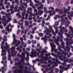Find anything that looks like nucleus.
<instances>
[{"instance_id":"12","label":"nucleus","mask_w":73,"mask_h":73,"mask_svg":"<svg viewBox=\"0 0 73 73\" xmlns=\"http://www.w3.org/2000/svg\"><path fill=\"white\" fill-rule=\"evenodd\" d=\"M57 54L58 56H61L62 55H63V54L61 53V52H58L57 53Z\"/></svg>"},{"instance_id":"19","label":"nucleus","mask_w":73,"mask_h":73,"mask_svg":"<svg viewBox=\"0 0 73 73\" xmlns=\"http://www.w3.org/2000/svg\"><path fill=\"white\" fill-rule=\"evenodd\" d=\"M39 35L40 37H42L44 36V34L41 33H39Z\"/></svg>"},{"instance_id":"63","label":"nucleus","mask_w":73,"mask_h":73,"mask_svg":"<svg viewBox=\"0 0 73 73\" xmlns=\"http://www.w3.org/2000/svg\"><path fill=\"white\" fill-rule=\"evenodd\" d=\"M8 56L9 58H11V54H9L8 55Z\"/></svg>"},{"instance_id":"10","label":"nucleus","mask_w":73,"mask_h":73,"mask_svg":"<svg viewBox=\"0 0 73 73\" xmlns=\"http://www.w3.org/2000/svg\"><path fill=\"white\" fill-rule=\"evenodd\" d=\"M38 9H44V5L42 4L40 7H38L37 8Z\"/></svg>"},{"instance_id":"35","label":"nucleus","mask_w":73,"mask_h":73,"mask_svg":"<svg viewBox=\"0 0 73 73\" xmlns=\"http://www.w3.org/2000/svg\"><path fill=\"white\" fill-rule=\"evenodd\" d=\"M66 48L68 50H70V48L69 46H67L66 47Z\"/></svg>"},{"instance_id":"23","label":"nucleus","mask_w":73,"mask_h":73,"mask_svg":"<svg viewBox=\"0 0 73 73\" xmlns=\"http://www.w3.org/2000/svg\"><path fill=\"white\" fill-rule=\"evenodd\" d=\"M25 72L27 73H33L34 72L33 71H32V72H31L28 70H27Z\"/></svg>"},{"instance_id":"15","label":"nucleus","mask_w":73,"mask_h":73,"mask_svg":"<svg viewBox=\"0 0 73 73\" xmlns=\"http://www.w3.org/2000/svg\"><path fill=\"white\" fill-rule=\"evenodd\" d=\"M73 61V59H69L67 60V61H68V62H72Z\"/></svg>"},{"instance_id":"17","label":"nucleus","mask_w":73,"mask_h":73,"mask_svg":"<svg viewBox=\"0 0 73 73\" xmlns=\"http://www.w3.org/2000/svg\"><path fill=\"white\" fill-rule=\"evenodd\" d=\"M17 42V40H15V41H13L12 43V44H11V45H14L15 43L16 44Z\"/></svg>"},{"instance_id":"9","label":"nucleus","mask_w":73,"mask_h":73,"mask_svg":"<svg viewBox=\"0 0 73 73\" xmlns=\"http://www.w3.org/2000/svg\"><path fill=\"white\" fill-rule=\"evenodd\" d=\"M19 68H21V70H19V69H18L17 70V72H18V73H21V72H22V70H23V68H23V66L22 65H21V66H19Z\"/></svg>"},{"instance_id":"25","label":"nucleus","mask_w":73,"mask_h":73,"mask_svg":"<svg viewBox=\"0 0 73 73\" xmlns=\"http://www.w3.org/2000/svg\"><path fill=\"white\" fill-rule=\"evenodd\" d=\"M62 65L63 66H66L67 65V64H66V63H62Z\"/></svg>"},{"instance_id":"40","label":"nucleus","mask_w":73,"mask_h":73,"mask_svg":"<svg viewBox=\"0 0 73 73\" xmlns=\"http://www.w3.org/2000/svg\"><path fill=\"white\" fill-rule=\"evenodd\" d=\"M55 61L56 62L58 63L59 62V60L58 59V58H56V59H55Z\"/></svg>"},{"instance_id":"43","label":"nucleus","mask_w":73,"mask_h":73,"mask_svg":"<svg viewBox=\"0 0 73 73\" xmlns=\"http://www.w3.org/2000/svg\"><path fill=\"white\" fill-rule=\"evenodd\" d=\"M7 48H6L5 49H4V50H5V49H6V50H7V52H10V51H11V50H10V49H7Z\"/></svg>"},{"instance_id":"54","label":"nucleus","mask_w":73,"mask_h":73,"mask_svg":"<svg viewBox=\"0 0 73 73\" xmlns=\"http://www.w3.org/2000/svg\"><path fill=\"white\" fill-rule=\"evenodd\" d=\"M66 41L67 42H69L70 41V39L68 38H67Z\"/></svg>"},{"instance_id":"5","label":"nucleus","mask_w":73,"mask_h":73,"mask_svg":"<svg viewBox=\"0 0 73 73\" xmlns=\"http://www.w3.org/2000/svg\"><path fill=\"white\" fill-rule=\"evenodd\" d=\"M58 58L61 61H64V63H66L67 60H66V56H64L63 55H62L61 56H58Z\"/></svg>"},{"instance_id":"34","label":"nucleus","mask_w":73,"mask_h":73,"mask_svg":"<svg viewBox=\"0 0 73 73\" xmlns=\"http://www.w3.org/2000/svg\"><path fill=\"white\" fill-rule=\"evenodd\" d=\"M48 27L49 28V29L50 30H52V29H53V28H52L51 26V25H48Z\"/></svg>"},{"instance_id":"58","label":"nucleus","mask_w":73,"mask_h":73,"mask_svg":"<svg viewBox=\"0 0 73 73\" xmlns=\"http://www.w3.org/2000/svg\"><path fill=\"white\" fill-rule=\"evenodd\" d=\"M29 5L31 6V7H32V6L34 5L33 4V3H31L29 4Z\"/></svg>"},{"instance_id":"22","label":"nucleus","mask_w":73,"mask_h":73,"mask_svg":"<svg viewBox=\"0 0 73 73\" xmlns=\"http://www.w3.org/2000/svg\"><path fill=\"white\" fill-rule=\"evenodd\" d=\"M58 49L59 50V51H61L62 52H63V50L61 49V46H59V47H58Z\"/></svg>"},{"instance_id":"31","label":"nucleus","mask_w":73,"mask_h":73,"mask_svg":"<svg viewBox=\"0 0 73 73\" xmlns=\"http://www.w3.org/2000/svg\"><path fill=\"white\" fill-rule=\"evenodd\" d=\"M15 3L16 4H17V5H19V2L18 1H17V0H15Z\"/></svg>"},{"instance_id":"6","label":"nucleus","mask_w":73,"mask_h":73,"mask_svg":"<svg viewBox=\"0 0 73 73\" xmlns=\"http://www.w3.org/2000/svg\"><path fill=\"white\" fill-rule=\"evenodd\" d=\"M63 23H61V24H60V25L59 26V28L60 29V31L62 33H65V32H64V31L62 29V26Z\"/></svg>"},{"instance_id":"4","label":"nucleus","mask_w":73,"mask_h":73,"mask_svg":"<svg viewBox=\"0 0 73 73\" xmlns=\"http://www.w3.org/2000/svg\"><path fill=\"white\" fill-rule=\"evenodd\" d=\"M17 56V57H19L20 58H23V60H24L25 59V54L24 52H22L21 53V55H20V53H18Z\"/></svg>"},{"instance_id":"50","label":"nucleus","mask_w":73,"mask_h":73,"mask_svg":"<svg viewBox=\"0 0 73 73\" xmlns=\"http://www.w3.org/2000/svg\"><path fill=\"white\" fill-rule=\"evenodd\" d=\"M46 31L48 32L49 33H51V32H52L51 31V30H47Z\"/></svg>"},{"instance_id":"47","label":"nucleus","mask_w":73,"mask_h":73,"mask_svg":"<svg viewBox=\"0 0 73 73\" xmlns=\"http://www.w3.org/2000/svg\"><path fill=\"white\" fill-rule=\"evenodd\" d=\"M26 49L27 50H28V51H30L31 50V49L30 48H26Z\"/></svg>"},{"instance_id":"36","label":"nucleus","mask_w":73,"mask_h":73,"mask_svg":"<svg viewBox=\"0 0 73 73\" xmlns=\"http://www.w3.org/2000/svg\"><path fill=\"white\" fill-rule=\"evenodd\" d=\"M32 43L33 44H35L36 43V41L32 40Z\"/></svg>"},{"instance_id":"57","label":"nucleus","mask_w":73,"mask_h":73,"mask_svg":"<svg viewBox=\"0 0 73 73\" xmlns=\"http://www.w3.org/2000/svg\"><path fill=\"white\" fill-rule=\"evenodd\" d=\"M61 45H65V42H63L61 43Z\"/></svg>"},{"instance_id":"18","label":"nucleus","mask_w":73,"mask_h":73,"mask_svg":"<svg viewBox=\"0 0 73 73\" xmlns=\"http://www.w3.org/2000/svg\"><path fill=\"white\" fill-rule=\"evenodd\" d=\"M21 60L23 61L22 62V64L23 65H26V64H25V61H24L25 60H23V58L21 59Z\"/></svg>"},{"instance_id":"24","label":"nucleus","mask_w":73,"mask_h":73,"mask_svg":"<svg viewBox=\"0 0 73 73\" xmlns=\"http://www.w3.org/2000/svg\"><path fill=\"white\" fill-rule=\"evenodd\" d=\"M55 70L56 72V73H58L59 72V69L57 68H56Z\"/></svg>"},{"instance_id":"20","label":"nucleus","mask_w":73,"mask_h":73,"mask_svg":"<svg viewBox=\"0 0 73 73\" xmlns=\"http://www.w3.org/2000/svg\"><path fill=\"white\" fill-rule=\"evenodd\" d=\"M60 69H64L65 67L62 66H59Z\"/></svg>"},{"instance_id":"30","label":"nucleus","mask_w":73,"mask_h":73,"mask_svg":"<svg viewBox=\"0 0 73 73\" xmlns=\"http://www.w3.org/2000/svg\"><path fill=\"white\" fill-rule=\"evenodd\" d=\"M55 25L56 26H58L59 24L58 23V22L56 21L55 23Z\"/></svg>"},{"instance_id":"45","label":"nucleus","mask_w":73,"mask_h":73,"mask_svg":"<svg viewBox=\"0 0 73 73\" xmlns=\"http://www.w3.org/2000/svg\"><path fill=\"white\" fill-rule=\"evenodd\" d=\"M8 24V23L6 22L5 23H3V25L4 26V27H6L7 26V25Z\"/></svg>"},{"instance_id":"2","label":"nucleus","mask_w":73,"mask_h":73,"mask_svg":"<svg viewBox=\"0 0 73 73\" xmlns=\"http://www.w3.org/2000/svg\"><path fill=\"white\" fill-rule=\"evenodd\" d=\"M44 55V52H42L41 54H40V56L42 57L40 58V62L41 63V64H43L44 63V61H46V59L44 58V56H43Z\"/></svg>"},{"instance_id":"7","label":"nucleus","mask_w":73,"mask_h":73,"mask_svg":"<svg viewBox=\"0 0 73 73\" xmlns=\"http://www.w3.org/2000/svg\"><path fill=\"white\" fill-rule=\"evenodd\" d=\"M60 1H59V0H57L56 1V4L58 5V7L59 8H62V5L61 4H60Z\"/></svg>"},{"instance_id":"33","label":"nucleus","mask_w":73,"mask_h":73,"mask_svg":"<svg viewBox=\"0 0 73 73\" xmlns=\"http://www.w3.org/2000/svg\"><path fill=\"white\" fill-rule=\"evenodd\" d=\"M59 14L60 15H62L63 14L64 12H63V11H60L59 12Z\"/></svg>"},{"instance_id":"53","label":"nucleus","mask_w":73,"mask_h":73,"mask_svg":"<svg viewBox=\"0 0 73 73\" xmlns=\"http://www.w3.org/2000/svg\"><path fill=\"white\" fill-rule=\"evenodd\" d=\"M28 20H32V17H29L28 19Z\"/></svg>"},{"instance_id":"46","label":"nucleus","mask_w":73,"mask_h":73,"mask_svg":"<svg viewBox=\"0 0 73 73\" xmlns=\"http://www.w3.org/2000/svg\"><path fill=\"white\" fill-rule=\"evenodd\" d=\"M19 9H20V10H21V11H23V8L21 7H19Z\"/></svg>"},{"instance_id":"62","label":"nucleus","mask_w":73,"mask_h":73,"mask_svg":"<svg viewBox=\"0 0 73 73\" xmlns=\"http://www.w3.org/2000/svg\"><path fill=\"white\" fill-rule=\"evenodd\" d=\"M52 13V11L49 10L48 11V13Z\"/></svg>"},{"instance_id":"3","label":"nucleus","mask_w":73,"mask_h":73,"mask_svg":"<svg viewBox=\"0 0 73 73\" xmlns=\"http://www.w3.org/2000/svg\"><path fill=\"white\" fill-rule=\"evenodd\" d=\"M15 46H13L11 48V53L13 56L16 55V54L17 53V51H15Z\"/></svg>"},{"instance_id":"44","label":"nucleus","mask_w":73,"mask_h":73,"mask_svg":"<svg viewBox=\"0 0 73 73\" xmlns=\"http://www.w3.org/2000/svg\"><path fill=\"white\" fill-rule=\"evenodd\" d=\"M44 38L45 40H47V36L46 35H45L44 36Z\"/></svg>"},{"instance_id":"41","label":"nucleus","mask_w":73,"mask_h":73,"mask_svg":"<svg viewBox=\"0 0 73 73\" xmlns=\"http://www.w3.org/2000/svg\"><path fill=\"white\" fill-rule=\"evenodd\" d=\"M69 4V2L67 1H66V2L65 3V5H68Z\"/></svg>"},{"instance_id":"42","label":"nucleus","mask_w":73,"mask_h":73,"mask_svg":"<svg viewBox=\"0 0 73 73\" xmlns=\"http://www.w3.org/2000/svg\"><path fill=\"white\" fill-rule=\"evenodd\" d=\"M64 70H62V69H61L60 70V72L61 73H62L64 72Z\"/></svg>"},{"instance_id":"48","label":"nucleus","mask_w":73,"mask_h":73,"mask_svg":"<svg viewBox=\"0 0 73 73\" xmlns=\"http://www.w3.org/2000/svg\"><path fill=\"white\" fill-rule=\"evenodd\" d=\"M12 72L15 73H16V72H17L16 70H12Z\"/></svg>"},{"instance_id":"61","label":"nucleus","mask_w":73,"mask_h":73,"mask_svg":"<svg viewBox=\"0 0 73 73\" xmlns=\"http://www.w3.org/2000/svg\"><path fill=\"white\" fill-rule=\"evenodd\" d=\"M32 8H33V9H36V7H35V6H34V5L32 6Z\"/></svg>"},{"instance_id":"27","label":"nucleus","mask_w":73,"mask_h":73,"mask_svg":"<svg viewBox=\"0 0 73 73\" xmlns=\"http://www.w3.org/2000/svg\"><path fill=\"white\" fill-rule=\"evenodd\" d=\"M50 45H51V46L52 47L55 45V44H54V42H53V43H50Z\"/></svg>"},{"instance_id":"55","label":"nucleus","mask_w":73,"mask_h":73,"mask_svg":"<svg viewBox=\"0 0 73 73\" xmlns=\"http://www.w3.org/2000/svg\"><path fill=\"white\" fill-rule=\"evenodd\" d=\"M69 42H66V46H69Z\"/></svg>"},{"instance_id":"13","label":"nucleus","mask_w":73,"mask_h":73,"mask_svg":"<svg viewBox=\"0 0 73 73\" xmlns=\"http://www.w3.org/2000/svg\"><path fill=\"white\" fill-rule=\"evenodd\" d=\"M31 56V57H36L37 56V55L36 54H33V53H32L30 55Z\"/></svg>"},{"instance_id":"49","label":"nucleus","mask_w":73,"mask_h":73,"mask_svg":"<svg viewBox=\"0 0 73 73\" xmlns=\"http://www.w3.org/2000/svg\"><path fill=\"white\" fill-rule=\"evenodd\" d=\"M52 13L53 14H54V16H55V13H56V11L55 10H54L53 11H52Z\"/></svg>"},{"instance_id":"51","label":"nucleus","mask_w":73,"mask_h":73,"mask_svg":"<svg viewBox=\"0 0 73 73\" xmlns=\"http://www.w3.org/2000/svg\"><path fill=\"white\" fill-rule=\"evenodd\" d=\"M50 2V0H47V4H49Z\"/></svg>"},{"instance_id":"32","label":"nucleus","mask_w":73,"mask_h":73,"mask_svg":"<svg viewBox=\"0 0 73 73\" xmlns=\"http://www.w3.org/2000/svg\"><path fill=\"white\" fill-rule=\"evenodd\" d=\"M56 17L58 19H60L61 18V16L58 15H56Z\"/></svg>"},{"instance_id":"26","label":"nucleus","mask_w":73,"mask_h":73,"mask_svg":"<svg viewBox=\"0 0 73 73\" xmlns=\"http://www.w3.org/2000/svg\"><path fill=\"white\" fill-rule=\"evenodd\" d=\"M33 38V36L32 34H31L30 37V40H32Z\"/></svg>"},{"instance_id":"11","label":"nucleus","mask_w":73,"mask_h":73,"mask_svg":"<svg viewBox=\"0 0 73 73\" xmlns=\"http://www.w3.org/2000/svg\"><path fill=\"white\" fill-rule=\"evenodd\" d=\"M61 32H60L59 33H58V35L59 36H60L61 38H64V37L62 36H63V33H61Z\"/></svg>"},{"instance_id":"16","label":"nucleus","mask_w":73,"mask_h":73,"mask_svg":"<svg viewBox=\"0 0 73 73\" xmlns=\"http://www.w3.org/2000/svg\"><path fill=\"white\" fill-rule=\"evenodd\" d=\"M46 32L47 31L46 30H44L43 31V33H45L46 35H49V32Z\"/></svg>"},{"instance_id":"21","label":"nucleus","mask_w":73,"mask_h":73,"mask_svg":"<svg viewBox=\"0 0 73 73\" xmlns=\"http://www.w3.org/2000/svg\"><path fill=\"white\" fill-rule=\"evenodd\" d=\"M11 69H17V66H12L11 67Z\"/></svg>"},{"instance_id":"8","label":"nucleus","mask_w":73,"mask_h":73,"mask_svg":"<svg viewBox=\"0 0 73 73\" xmlns=\"http://www.w3.org/2000/svg\"><path fill=\"white\" fill-rule=\"evenodd\" d=\"M59 41V39L56 38L55 40H54V42H55V43L56 44V45L57 46H59L60 45V44L58 42Z\"/></svg>"},{"instance_id":"28","label":"nucleus","mask_w":73,"mask_h":73,"mask_svg":"<svg viewBox=\"0 0 73 73\" xmlns=\"http://www.w3.org/2000/svg\"><path fill=\"white\" fill-rule=\"evenodd\" d=\"M7 60V56H5L3 57L2 58V60Z\"/></svg>"},{"instance_id":"56","label":"nucleus","mask_w":73,"mask_h":73,"mask_svg":"<svg viewBox=\"0 0 73 73\" xmlns=\"http://www.w3.org/2000/svg\"><path fill=\"white\" fill-rule=\"evenodd\" d=\"M68 68L67 67H66V68H64V70H66V71H68Z\"/></svg>"},{"instance_id":"60","label":"nucleus","mask_w":73,"mask_h":73,"mask_svg":"<svg viewBox=\"0 0 73 73\" xmlns=\"http://www.w3.org/2000/svg\"><path fill=\"white\" fill-rule=\"evenodd\" d=\"M0 28L1 29H3V25H1L0 26Z\"/></svg>"},{"instance_id":"39","label":"nucleus","mask_w":73,"mask_h":73,"mask_svg":"<svg viewBox=\"0 0 73 73\" xmlns=\"http://www.w3.org/2000/svg\"><path fill=\"white\" fill-rule=\"evenodd\" d=\"M12 29H10L9 30H7V32H12Z\"/></svg>"},{"instance_id":"52","label":"nucleus","mask_w":73,"mask_h":73,"mask_svg":"<svg viewBox=\"0 0 73 73\" xmlns=\"http://www.w3.org/2000/svg\"><path fill=\"white\" fill-rule=\"evenodd\" d=\"M3 39V37L1 36L0 34V41H1V40Z\"/></svg>"},{"instance_id":"14","label":"nucleus","mask_w":73,"mask_h":73,"mask_svg":"<svg viewBox=\"0 0 73 73\" xmlns=\"http://www.w3.org/2000/svg\"><path fill=\"white\" fill-rule=\"evenodd\" d=\"M29 54H27V56L26 58V61H28V60L29 59Z\"/></svg>"},{"instance_id":"29","label":"nucleus","mask_w":73,"mask_h":73,"mask_svg":"<svg viewBox=\"0 0 73 73\" xmlns=\"http://www.w3.org/2000/svg\"><path fill=\"white\" fill-rule=\"evenodd\" d=\"M63 54L64 56H67V55H68V53L67 52H64Z\"/></svg>"},{"instance_id":"37","label":"nucleus","mask_w":73,"mask_h":73,"mask_svg":"<svg viewBox=\"0 0 73 73\" xmlns=\"http://www.w3.org/2000/svg\"><path fill=\"white\" fill-rule=\"evenodd\" d=\"M18 8V5H16L15 6V7H14V9H17Z\"/></svg>"},{"instance_id":"59","label":"nucleus","mask_w":73,"mask_h":73,"mask_svg":"<svg viewBox=\"0 0 73 73\" xmlns=\"http://www.w3.org/2000/svg\"><path fill=\"white\" fill-rule=\"evenodd\" d=\"M3 66H5V68H7V64H3Z\"/></svg>"},{"instance_id":"1","label":"nucleus","mask_w":73,"mask_h":73,"mask_svg":"<svg viewBox=\"0 0 73 73\" xmlns=\"http://www.w3.org/2000/svg\"><path fill=\"white\" fill-rule=\"evenodd\" d=\"M4 42L3 41L1 42V49H2L1 52L2 53L1 54V55L2 57H4V56H5L7 55V49H9L10 47V45L8 44L7 46H3L4 45Z\"/></svg>"},{"instance_id":"64","label":"nucleus","mask_w":73,"mask_h":73,"mask_svg":"<svg viewBox=\"0 0 73 73\" xmlns=\"http://www.w3.org/2000/svg\"><path fill=\"white\" fill-rule=\"evenodd\" d=\"M54 52L55 53H57V49L56 50H55L54 51Z\"/></svg>"},{"instance_id":"38","label":"nucleus","mask_w":73,"mask_h":73,"mask_svg":"<svg viewBox=\"0 0 73 73\" xmlns=\"http://www.w3.org/2000/svg\"><path fill=\"white\" fill-rule=\"evenodd\" d=\"M28 29L27 31V30H25V32H24L25 35H26V34H27V33L28 32V29Z\"/></svg>"}]
</instances>
